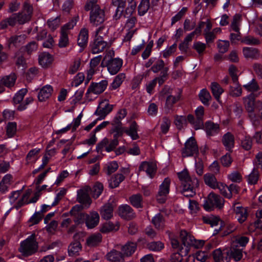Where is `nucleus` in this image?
<instances>
[{"instance_id":"f257e3e1","label":"nucleus","mask_w":262,"mask_h":262,"mask_svg":"<svg viewBox=\"0 0 262 262\" xmlns=\"http://www.w3.org/2000/svg\"><path fill=\"white\" fill-rule=\"evenodd\" d=\"M98 0H87L84 6L86 11H90V23L95 27L103 24L106 19L105 10L97 4Z\"/></svg>"},{"instance_id":"f03ea898","label":"nucleus","mask_w":262,"mask_h":262,"mask_svg":"<svg viewBox=\"0 0 262 262\" xmlns=\"http://www.w3.org/2000/svg\"><path fill=\"white\" fill-rule=\"evenodd\" d=\"M181 181V193L187 198L193 196L195 192V188L199 186V180L195 177H190L187 170L178 173Z\"/></svg>"},{"instance_id":"7ed1b4c3","label":"nucleus","mask_w":262,"mask_h":262,"mask_svg":"<svg viewBox=\"0 0 262 262\" xmlns=\"http://www.w3.org/2000/svg\"><path fill=\"white\" fill-rule=\"evenodd\" d=\"M38 242L36 241V235L32 234L28 238L20 243L19 251L25 256L34 254L38 250Z\"/></svg>"},{"instance_id":"20e7f679","label":"nucleus","mask_w":262,"mask_h":262,"mask_svg":"<svg viewBox=\"0 0 262 262\" xmlns=\"http://www.w3.org/2000/svg\"><path fill=\"white\" fill-rule=\"evenodd\" d=\"M34 8L33 5L28 0L25 1L22 5L21 11L15 13L20 22L23 25L30 21L33 16Z\"/></svg>"},{"instance_id":"39448f33","label":"nucleus","mask_w":262,"mask_h":262,"mask_svg":"<svg viewBox=\"0 0 262 262\" xmlns=\"http://www.w3.org/2000/svg\"><path fill=\"white\" fill-rule=\"evenodd\" d=\"M224 204V200L219 195L213 192L209 193L204 203V208L207 211L212 210L214 208L221 209Z\"/></svg>"},{"instance_id":"423d86ee","label":"nucleus","mask_w":262,"mask_h":262,"mask_svg":"<svg viewBox=\"0 0 262 262\" xmlns=\"http://www.w3.org/2000/svg\"><path fill=\"white\" fill-rule=\"evenodd\" d=\"M195 115L196 118L192 115L189 114L187 116V120L193 128L197 130L204 126V108L203 106H200L196 108L195 111Z\"/></svg>"},{"instance_id":"0eeeda50","label":"nucleus","mask_w":262,"mask_h":262,"mask_svg":"<svg viewBox=\"0 0 262 262\" xmlns=\"http://www.w3.org/2000/svg\"><path fill=\"white\" fill-rule=\"evenodd\" d=\"M75 25L76 22L74 20H72L65 24L61 28L60 36L58 42V46L59 48H65L68 46L69 43L68 38L69 30L73 29Z\"/></svg>"},{"instance_id":"6e6552de","label":"nucleus","mask_w":262,"mask_h":262,"mask_svg":"<svg viewBox=\"0 0 262 262\" xmlns=\"http://www.w3.org/2000/svg\"><path fill=\"white\" fill-rule=\"evenodd\" d=\"M199 152L198 146L195 139L189 138L185 143V146L182 150L183 157L193 156Z\"/></svg>"},{"instance_id":"1a4fd4ad","label":"nucleus","mask_w":262,"mask_h":262,"mask_svg":"<svg viewBox=\"0 0 262 262\" xmlns=\"http://www.w3.org/2000/svg\"><path fill=\"white\" fill-rule=\"evenodd\" d=\"M170 184V180L168 178H166L160 185L159 190L156 196L158 203L162 204L165 202L169 192Z\"/></svg>"},{"instance_id":"9d476101","label":"nucleus","mask_w":262,"mask_h":262,"mask_svg":"<svg viewBox=\"0 0 262 262\" xmlns=\"http://www.w3.org/2000/svg\"><path fill=\"white\" fill-rule=\"evenodd\" d=\"M83 206L80 205H76L70 211V214L73 217L75 224L80 225L84 223L86 220L87 214L81 212Z\"/></svg>"},{"instance_id":"9b49d317","label":"nucleus","mask_w":262,"mask_h":262,"mask_svg":"<svg viewBox=\"0 0 262 262\" xmlns=\"http://www.w3.org/2000/svg\"><path fill=\"white\" fill-rule=\"evenodd\" d=\"M91 188L87 186L77 191V201L83 206V208H88L92 203V200L90 198L89 192Z\"/></svg>"},{"instance_id":"f8f14e48","label":"nucleus","mask_w":262,"mask_h":262,"mask_svg":"<svg viewBox=\"0 0 262 262\" xmlns=\"http://www.w3.org/2000/svg\"><path fill=\"white\" fill-rule=\"evenodd\" d=\"M27 39L25 34H17L11 36L7 40V45L9 49L18 48L25 43Z\"/></svg>"},{"instance_id":"ddd939ff","label":"nucleus","mask_w":262,"mask_h":262,"mask_svg":"<svg viewBox=\"0 0 262 262\" xmlns=\"http://www.w3.org/2000/svg\"><path fill=\"white\" fill-rule=\"evenodd\" d=\"M111 46V42L110 41L104 40H98L94 38L93 43L91 45L92 53L96 54L101 53Z\"/></svg>"},{"instance_id":"4468645a","label":"nucleus","mask_w":262,"mask_h":262,"mask_svg":"<svg viewBox=\"0 0 262 262\" xmlns=\"http://www.w3.org/2000/svg\"><path fill=\"white\" fill-rule=\"evenodd\" d=\"M107 85L108 81L106 80H102L98 83H92L87 90L86 95L91 93L97 95L100 94L105 91Z\"/></svg>"},{"instance_id":"2eb2a0df","label":"nucleus","mask_w":262,"mask_h":262,"mask_svg":"<svg viewBox=\"0 0 262 262\" xmlns=\"http://www.w3.org/2000/svg\"><path fill=\"white\" fill-rule=\"evenodd\" d=\"M233 208L235 213V217L239 223L242 224L247 220L248 217L247 209L243 207L239 203H234Z\"/></svg>"},{"instance_id":"dca6fc26","label":"nucleus","mask_w":262,"mask_h":262,"mask_svg":"<svg viewBox=\"0 0 262 262\" xmlns=\"http://www.w3.org/2000/svg\"><path fill=\"white\" fill-rule=\"evenodd\" d=\"M17 24L20 25H23L22 23L20 22L18 16L15 13L1 21L0 29L5 30L7 29L9 27H14Z\"/></svg>"},{"instance_id":"f3484780","label":"nucleus","mask_w":262,"mask_h":262,"mask_svg":"<svg viewBox=\"0 0 262 262\" xmlns=\"http://www.w3.org/2000/svg\"><path fill=\"white\" fill-rule=\"evenodd\" d=\"M123 64V60L119 58H112L109 60L106 67L108 72L111 75L116 74L121 69Z\"/></svg>"},{"instance_id":"a211bd4d","label":"nucleus","mask_w":262,"mask_h":262,"mask_svg":"<svg viewBox=\"0 0 262 262\" xmlns=\"http://www.w3.org/2000/svg\"><path fill=\"white\" fill-rule=\"evenodd\" d=\"M119 215L123 219L129 220L134 218L135 213L132 207L128 205H124L119 207Z\"/></svg>"},{"instance_id":"6ab92c4d","label":"nucleus","mask_w":262,"mask_h":262,"mask_svg":"<svg viewBox=\"0 0 262 262\" xmlns=\"http://www.w3.org/2000/svg\"><path fill=\"white\" fill-rule=\"evenodd\" d=\"M113 201L104 204L100 210L101 217L104 220H109L113 216L115 205L113 204Z\"/></svg>"},{"instance_id":"aec40b11","label":"nucleus","mask_w":262,"mask_h":262,"mask_svg":"<svg viewBox=\"0 0 262 262\" xmlns=\"http://www.w3.org/2000/svg\"><path fill=\"white\" fill-rule=\"evenodd\" d=\"M140 171H145L147 175L152 178L156 172L157 165L154 162L144 161L139 166Z\"/></svg>"},{"instance_id":"412c9836","label":"nucleus","mask_w":262,"mask_h":262,"mask_svg":"<svg viewBox=\"0 0 262 262\" xmlns=\"http://www.w3.org/2000/svg\"><path fill=\"white\" fill-rule=\"evenodd\" d=\"M113 105L108 103L102 102L97 109L95 114L100 119H104L113 110Z\"/></svg>"},{"instance_id":"4be33fe9","label":"nucleus","mask_w":262,"mask_h":262,"mask_svg":"<svg viewBox=\"0 0 262 262\" xmlns=\"http://www.w3.org/2000/svg\"><path fill=\"white\" fill-rule=\"evenodd\" d=\"M16 80V76L12 73L9 75L5 76L0 80V93L4 91L3 86L11 88L14 86Z\"/></svg>"},{"instance_id":"5701e85b","label":"nucleus","mask_w":262,"mask_h":262,"mask_svg":"<svg viewBox=\"0 0 262 262\" xmlns=\"http://www.w3.org/2000/svg\"><path fill=\"white\" fill-rule=\"evenodd\" d=\"M180 236L183 245V246H181V248L187 247L188 253L189 251V246L193 244L194 237L186 230L181 231Z\"/></svg>"},{"instance_id":"b1692460","label":"nucleus","mask_w":262,"mask_h":262,"mask_svg":"<svg viewBox=\"0 0 262 262\" xmlns=\"http://www.w3.org/2000/svg\"><path fill=\"white\" fill-rule=\"evenodd\" d=\"M88 38V30L85 28L81 29L77 39V44L81 48L80 51H82L87 46Z\"/></svg>"},{"instance_id":"393cba45","label":"nucleus","mask_w":262,"mask_h":262,"mask_svg":"<svg viewBox=\"0 0 262 262\" xmlns=\"http://www.w3.org/2000/svg\"><path fill=\"white\" fill-rule=\"evenodd\" d=\"M139 126L136 121H133L129 127H126L123 129L124 132L128 136H129L132 140H135L139 138V136L138 134V129Z\"/></svg>"},{"instance_id":"a878e982","label":"nucleus","mask_w":262,"mask_h":262,"mask_svg":"<svg viewBox=\"0 0 262 262\" xmlns=\"http://www.w3.org/2000/svg\"><path fill=\"white\" fill-rule=\"evenodd\" d=\"M99 221V215L95 211L92 212L86 217L85 224L88 228L92 229L96 226Z\"/></svg>"},{"instance_id":"bb28decb","label":"nucleus","mask_w":262,"mask_h":262,"mask_svg":"<svg viewBox=\"0 0 262 262\" xmlns=\"http://www.w3.org/2000/svg\"><path fill=\"white\" fill-rule=\"evenodd\" d=\"M13 182V176L11 174L8 173L5 175L0 182V192L2 193L7 192Z\"/></svg>"},{"instance_id":"cd10ccee","label":"nucleus","mask_w":262,"mask_h":262,"mask_svg":"<svg viewBox=\"0 0 262 262\" xmlns=\"http://www.w3.org/2000/svg\"><path fill=\"white\" fill-rule=\"evenodd\" d=\"M94 38L98 40L110 41L108 36V29L104 26L99 27L95 32Z\"/></svg>"},{"instance_id":"c85d7f7f","label":"nucleus","mask_w":262,"mask_h":262,"mask_svg":"<svg viewBox=\"0 0 262 262\" xmlns=\"http://www.w3.org/2000/svg\"><path fill=\"white\" fill-rule=\"evenodd\" d=\"M205 131L208 136H212L220 132V125L211 121H207L205 125Z\"/></svg>"},{"instance_id":"c756f323","label":"nucleus","mask_w":262,"mask_h":262,"mask_svg":"<svg viewBox=\"0 0 262 262\" xmlns=\"http://www.w3.org/2000/svg\"><path fill=\"white\" fill-rule=\"evenodd\" d=\"M30 193L29 192H27L25 194H23L21 199L18 201L16 205V208H19L23 206L24 204H28L32 203H35L38 200L39 195L38 193H36L33 198H32L29 201L28 199L29 197Z\"/></svg>"},{"instance_id":"7c9ffc66","label":"nucleus","mask_w":262,"mask_h":262,"mask_svg":"<svg viewBox=\"0 0 262 262\" xmlns=\"http://www.w3.org/2000/svg\"><path fill=\"white\" fill-rule=\"evenodd\" d=\"M110 262H123L124 257L121 252L112 250L106 255Z\"/></svg>"},{"instance_id":"2f4dec72","label":"nucleus","mask_w":262,"mask_h":262,"mask_svg":"<svg viewBox=\"0 0 262 262\" xmlns=\"http://www.w3.org/2000/svg\"><path fill=\"white\" fill-rule=\"evenodd\" d=\"M222 143L226 149L230 150L234 145V137L230 132L226 133L222 138Z\"/></svg>"},{"instance_id":"473e14b6","label":"nucleus","mask_w":262,"mask_h":262,"mask_svg":"<svg viewBox=\"0 0 262 262\" xmlns=\"http://www.w3.org/2000/svg\"><path fill=\"white\" fill-rule=\"evenodd\" d=\"M53 92L52 87L50 85H47L40 89L38 94V98L40 101H45L48 99Z\"/></svg>"},{"instance_id":"72a5a7b5","label":"nucleus","mask_w":262,"mask_h":262,"mask_svg":"<svg viewBox=\"0 0 262 262\" xmlns=\"http://www.w3.org/2000/svg\"><path fill=\"white\" fill-rule=\"evenodd\" d=\"M205 184L212 189H216L219 182L215 176L210 173H207L203 177Z\"/></svg>"},{"instance_id":"f704fd0d","label":"nucleus","mask_w":262,"mask_h":262,"mask_svg":"<svg viewBox=\"0 0 262 262\" xmlns=\"http://www.w3.org/2000/svg\"><path fill=\"white\" fill-rule=\"evenodd\" d=\"M188 249L187 247L181 248L179 249V252L173 253L169 260V262H182V257L188 254Z\"/></svg>"},{"instance_id":"c9c22d12","label":"nucleus","mask_w":262,"mask_h":262,"mask_svg":"<svg viewBox=\"0 0 262 262\" xmlns=\"http://www.w3.org/2000/svg\"><path fill=\"white\" fill-rule=\"evenodd\" d=\"M137 248L136 244L134 243L128 242L121 248V253L123 257L130 256L135 251Z\"/></svg>"},{"instance_id":"e433bc0d","label":"nucleus","mask_w":262,"mask_h":262,"mask_svg":"<svg viewBox=\"0 0 262 262\" xmlns=\"http://www.w3.org/2000/svg\"><path fill=\"white\" fill-rule=\"evenodd\" d=\"M112 4L117 7L116 10V13L114 15V17L116 19H118L120 18L122 14L124 8L126 5V2L125 0H112Z\"/></svg>"},{"instance_id":"4c0bfd02","label":"nucleus","mask_w":262,"mask_h":262,"mask_svg":"<svg viewBox=\"0 0 262 262\" xmlns=\"http://www.w3.org/2000/svg\"><path fill=\"white\" fill-rule=\"evenodd\" d=\"M151 222L155 227L159 230H162L165 226V221L163 216L160 214H157L152 219Z\"/></svg>"},{"instance_id":"58836bf2","label":"nucleus","mask_w":262,"mask_h":262,"mask_svg":"<svg viewBox=\"0 0 262 262\" xmlns=\"http://www.w3.org/2000/svg\"><path fill=\"white\" fill-rule=\"evenodd\" d=\"M81 249V245L79 241H74L68 247V253L70 256H77Z\"/></svg>"},{"instance_id":"ea45409f","label":"nucleus","mask_w":262,"mask_h":262,"mask_svg":"<svg viewBox=\"0 0 262 262\" xmlns=\"http://www.w3.org/2000/svg\"><path fill=\"white\" fill-rule=\"evenodd\" d=\"M226 254L228 256L229 260L233 258L235 261L241 260L243 257L242 251L238 249H230L226 251Z\"/></svg>"},{"instance_id":"a19ab883","label":"nucleus","mask_w":262,"mask_h":262,"mask_svg":"<svg viewBox=\"0 0 262 262\" xmlns=\"http://www.w3.org/2000/svg\"><path fill=\"white\" fill-rule=\"evenodd\" d=\"M126 78V75L124 73H120L114 78L110 88L111 90H116L119 88Z\"/></svg>"},{"instance_id":"79ce46f5","label":"nucleus","mask_w":262,"mask_h":262,"mask_svg":"<svg viewBox=\"0 0 262 262\" xmlns=\"http://www.w3.org/2000/svg\"><path fill=\"white\" fill-rule=\"evenodd\" d=\"M213 256L215 262L229 261V258L226 254V251L222 252L220 249L215 250L213 251Z\"/></svg>"},{"instance_id":"37998d69","label":"nucleus","mask_w":262,"mask_h":262,"mask_svg":"<svg viewBox=\"0 0 262 262\" xmlns=\"http://www.w3.org/2000/svg\"><path fill=\"white\" fill-rule=\"evenodd\" d=\"M254 100L255 97L254 95L250 94L244 99V103L246 110L249 114L254 113Z\"/></svg>"},{"instance_id":"c03bdc74","label":"nucleus","mask_w":262,"mask_h":262,"mask_svg":"<svg viewBox=\"0 0 262 262\" xmlns=\"http://www.w3.org/2000/svg\"><path fill=\"white\" fill-rule=\"evenodd\" d=\"M243 54L246 58H257L259 56V52L257 49L245 47L243 49Z\"/></svg>"},{"instance_id":"a18cd8bd","label":"nucleus","mask_w":262,"mask_h":262,"mask_svg":"<svg viewBox=\"0 0 262 262\" xmlns=\"http://www.w3.org/2000/svg\"><path fill=\"white\" fill-rule=\"evenodd\" d=\"M38 61L42 67H46L52 61V57L48 52H42L39 55Z\"/></svg>"},{"instance_id":"49530a36","label":"nucleus","mask_w":262,"mask_h":262,"mask_svg":"<svg viewBox=\"0 0 262 262\" xmlns=\"http://www.w3.org/2000/svg\"><path fill=\"white\" fill-rule=\"evenodd\" d=\"M210 88L213 96L217 100L219 101L220 96L224 92V90L221 85L216 82H211Z\"/></svg>"},{"instance_id":"de8ad7c7","label":"nucleus","mask_w":262,"mask_h":262,"mask_svg":"<svg viewBox=\"0 0 262 262\" xmlns=\"http://www.w3.org/2000/svg\"><path fill=\"white\" fill-rule=\"evenodd\" d=\"M187 117L185 116L176 115L174 116V124L179 130H181L187 125Z\"/></svg>"},{"instance_id":"09e8293b","label":"nucleus","mask_w":262,"mask_h":262,"mask_svg":"<svg viewBox=\"0 0 262 262\" xmlns=\"http://www.w3.org/2000/svg\"><path fill=\"white\" fill-rule=\"evenodd\" d=\"M125 179V177L121 173H117L112 177L109 180V186L112 188L119 186L120 183Z\"/></svg>"},{"instance_id":"8fccbe9b","label":"nucleus","mask_w":262,"mask_h":262,"mask_svg":"<svg viewBox=\"0 0 262 262\" xmlns=\"http://www.w3.org/2000/svg\"><path fill=\"white\" fill-rule=\"evenodd\" d=\"M127 115L126 109L120 110L115 117L112 124L116 127H119L121 124V120L124 118Z\"/></svg>"},{"instance_id":"3c124183","label":"nucleus","mask_w":262,"mask_h":262,"mask_svg":"<svg viewBox=\"0 0 262 262\" xmlns=\"http://www.w3.org/2000/svg\"><path fill=\"white\" fill-rule=\"evenodd\" d=\"M130 204L137 208L142 207V196L139 194L132 195L129 198Z\"/></svg>"},{"instance_id":"603ef678","label":"nucleus","mask_w":262,"mask_h":262,"mask_svg":"<svg viewBox=\"0 0 262 262\" xmlns=\"http://www.w3.org/2000/svg\"><path fill=\"white\" fill-rule=\"evenodd\" d=\"M101 235L100 233L94 234L88 237L86 243L89 246H95L101 242Z\"/></svg>"},{"instance_id":"864d4df0","label":"nucleus","mask_w":262,"mask_h":262,"mask_svg":"<svg viewBox=\"0 0 262 262\" xmlns=\"http://www.w3.org/2000/svg\"><path fill=\"white\" fill-rule=\"evenodd\" d=\"M39 148H34L31 149L27 154L26 160L28 164L35 163L37 160V155L39 153Z\"/></svg>"},{"instance_id":"5fc2aeb1","label":"nucleus","mask_w":262,"mask_h":262,"mask_svg":"<svg viewBox=\"0 0 262 262\" xmlns=\"http://www.w3.org/2000/svg\"><path fill=\"white\" fill-rule=\"evenodd\" d=\"M181 94V92H180L176 96L169 95L167 96L166 100L165 106L168 109H171L173 105L180 100Z\"/></svg>"},{"instance_id":"6e6d98bb","label":"nucleus","mask_w":262,"mask_h":262,"mask_svg":"<svg viewBox=\"0 0 262 262\" xmlns=\"http://www.w3.org/2000/svg\"><path fill=\"white\" fill-rule=\"evenodd\" d=\"M119 228V225L117 222L114 224L111 222H108L103 224L101 228V231L103 233H106L113 230H118Z\"/></svg>"},{"instance_id":"4d7b16f0","label":"nucleus","mask_w":262,"mask_h":262,"mask_svg":"<svg viewBox=\"0 0 262 262\" xmlns=\"http://www.w3.org/2000/svg\"><path fill=\"white\" fill-rule=\"evenodd\" d=\"M150 7L149 0H141L138 6V13L142 16L144 15L148 10Z\"/></svg>"},{"instance_id":"13d9d810","label":"nucleus","mask_w":262,"mask_h":262,"mask_svg":"<svg viewBox=\"0 0 262 262\" xmlns=\"http://www.w3.org/2000/svg\"><path fill=\"white\" fill-rule=\"evenodd\" d=\"M17 130V124L16 122H9L6 127V135L9 138L13 137Z\"/></svg>"},{"instance_id":"bf43d9fd","label":"nucleus","mask_w":262,"mask_h":262,"mask_svg":"<svg viewBox=\"0 0 262 262\" xmlns=\"http://www.w3.org/2000/svg\"><path fill=\"white\" fill-rule=\"evenodd\" d=\"M199 97L201 102L205 105H209V102L211 97L209 92L206 89H203L199 94Z\"/></svg>"},{"instance_id":"052dcab7","label":"nucleus","mask_w":262,"mask_h":262,"mask_svg":"<svg viewBox=\"0 0 262 262\" xmlns=\"http://www.w3.org/2000/svg\"><path fill=\"white\" fill-rule=\"evenodd\" d=\"M242 90L238 81L233 82V85L230 86V94L234 97L239 96L242 94Z\"/></svg>"},{"instance_id":"680f3d73","label":"nucleus","mask_w":262,"mask_h":262,"mask_svg":"<svg viewBox=\"0 0 262 262\" xmlns=\"http://www.w3.org/2000/svg\"><path fill=\"white\" fill-rule=\"evenodd\" d=\"M241 146L244 149L248 150L250 149L252 145V141L250 136H246L241 139Z\"/></svg>"},{"instance_id":"e2e57ef3","label":"nucleus","mask_w":262,"mask_h":262,"mask_svg":"<svg viewBox=\"0 0 262 262\" xmlns=\"http://www.w3.org/2000/svg\"><path fill=\"white\" fill-rule=\"evenodd\" d=\"M24 48L27 54L30 55L37 51L38 44L36 41H32L27 43Z\"/></svg>"},{"instance_id":"0e129e2a","label":"nucleus","mask_w":262,"mask_h":262,"mask_svg":"<svg viewBox=\"0 0 262 262\" xmlns=\"http://www.w3.org/2000/svg\"><path fill=\"white\" fill-rule=\"evenodd\" d=\"M103 190V186L100 183H96L93 186L92 191L93 197L97 199L101 194Z\"/></svg>"},{"instance_id":"69168bd1","label":"nucleus","mask_w":262,"mask_h":262,"mask_svg":"<svg viewBox=\"0 0 262 262\" xmlns=\"http://www.w3.org/2000/svg\"><path fill=\"white\" fill-rule=\"evenodd\" d=\"M148 248L153 251H159L164 247V244L160 241L152 242L147 245Z\"/></svg>"},{"instance_id":"338daca9","label":"nucleus","mask_w":262,"mask_h":262,"mask_svg":"<svg viewBox=\"0 0 262 262\" xmlns=\"http://www.w3.org/2000/svg\"><path fill=\"white\" fill-rule=\"evenodd\" d=\"M28 91L26 89L20 90L13 97V102L14 104H19L24 99V96L27 94Z\"/></svg>"},{"instance_id":"774afa93","label":"nucleus","mask_w":262,"mask_h":262,"mask_svg":"<svg viewBox=\"0 0 262 262\" xmlns=\"http://www.w3.org/2000/svg\"><path fill=\"white\" fill-rule=\"evenodd\" d=\"M192 48L200 55H201L204 53L206 48V45L201 41H196L193 43Z\"/></svg>"}]
</instances>
